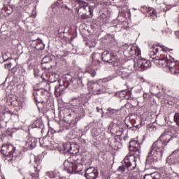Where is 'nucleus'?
Here are the masks:
<instances>
[{"mask_svg":"<svg viewBox=\"0 0 179 179\" xmlns=\"http://www.w3.org/2000/svg\"><path fill=\"white\" fill-rule=\"evenodd\" d=\"M171 139H173V137L168 131L164 132L158 140L153 143L151 146L146 158L145 164H152V160H154V162L162 160L163 153H164V150H166V146L170 143Z\"/></svg>","mask_w":179,"mask_h":179,"instance_id":"obj_1","label":"nucleus"},{"mask_svg":"<svg viewBox=\"0 0 179 179\" xmlns=\"http://www.w3.org/2000/svg\"><path fill=\"white\" fill-rule=\"evenodd\" d=\"M151 62L155 64L159 68L167 66L173 75H179V61H175L170 55L163 57H152Z\"/></svg>","mask_w":179,"mask_h":179,"instance_id":"obj_2","label":"nucleus"},{"mask_svg":"<svg viewBox=\"0 0 179 179\" xmlns=\"http://www.w3.org/2000/svg\"><path fill=\"white\" fill-rule=\"evenodd\" d=\"M54 83L57 85H55V94L60 93L62 94V92H65L66 89L73 90V89L78 88V81L76 79H69L68 80H57L54 81Z\"/></svg>","mask_w":179,"mask_h":179,"instance_id":"obj_3","label":"nucleus"},{"mask_svg":"<svg viewBox=\"0 0 179 179\" xmlns=\"http://www.w3.org/2000/svg\"><path fill=\"white\" fill-rule=\"evenodd\" d=\"M125 167L129 170H135L136 168V159L134 155H127L123 159L122 164L117 169L119 173H125Z\"/></svg>","mask_w":179,"mask_h":179,"instance_id":"obj_4","label":"nucleus"},{"mask_svg":"<svg viewBox=\"0 0 179 179\" xmlns=\"http://www.w3.org/2000/svg\"><path fill=\"white\" fill-rule=\"evenodd\" d=\"M1 153L4 156H10L13 160L20 157V151L16 149V147L10 145H4L1 147Z\"/></svg>","mask_w":179,"mask_h":179,"instance_id":"obj_5","label":"nucleus"},{"mask_svg":"<svg viewBox=\"0 0 179 179\" xmlns=\"http://www.w3.org/2000/svg\"><path fill=\"white\" fill-rule=\"evenodd\" d=\"M41 169V166H40V160L35 158L34 164L31 167L30 171L26 173L27 178L30 179H38L40 177V170Z\"/></svg>","mask_w":179,"mask_h":179,"instance_id":"obj_6","label":"nucleus"},{"mask_svg":"<svg viewBox=\"0 0 179 179\" xmlns=\"http://www.w3.org/2000/svg\"><path fill=\"white\" fill-rule=\"evenodd\" d=\"M88 90L92 92L94 94H101L106 92V88L101 83L90 81L88 83Z\"/></svg>","mask_w":179,"mask_h":179,"instance_id":"obj_7","label":"nucleus"},{"mask_svg":"<svg viewBox=\"0 0 179 179\" xmlns=\"http://www.w3.org/2000/svg\"><path fill=\"white\" fill-rule=\"evenodd\" d=\"M64 170L69 174H80L83 170V165L80 163L76 164H69V166L64 167Z\"/></svg>","mask_w":179,"mask_h":179,"instance_id":"obj_8","label":"nucleus"},{"mask_svg":"<svg viewBox=\"0 0 179 179\" xmlns=\"http://www.w3.org/2000/svg\"><path fill=\"white\" fill-rule=\"evenodd\" d=\"M35 103L36 106L38 104H44L45 103V91L40 90H34L33 92Z\"/></svg>","mask_w":179,"mask_h":179,"instance_id":"obj_9","label":"nucleus"},{"mask_svg":"<svg viewBox=\"0 0 179 179\" xmlns=\"http://www.w3.org/2000/svg\"><path fill=\"white\" fill-rule=\"evenodd\" d=\"M124 54L127 57H139L141 55V50L135 46L129 47L128 45H124Z\"/></svg>","mask_w":179,"mask_h":179,"instance_id":"obj_10","label":"nucleus"},{"mask_svg":"<svg viewBox=\"0 0 179 179\" xmlns=\"http://www.w3.org/2000/svg\"><path fill=\"white\" fill-rule=\"evenodd\" d=\"M101 58L102 61H103V62L113 64L117 61L118 56H117V55H115V53L110 52L106 50L102 53V55H101Z\"/></svg>","mask_w":179,"mask_h":179,"instance_id":"obj_11","label":"nucleus"},{"mask_svg":"<svg viewBox=\"0 0 179 179\" xmlns=\"http://www.w3.org/2000/svg\"><path fill=\"white\" fill-rule=\"evenodd\" d=\"M85 177L87 179H96L99 177V171L96 168L90 166L85 171Z\"/></svg>","mask_w":179,"mask_h":179,"instance_id":"obj_12","label":"nucleus"},{"mask_svg":"<svg viewBox=\"0 0 179 179\" xmlns=\"http://www.w3.org/2000/svg\"><path fill=\"white\" fill-rule=\"evenodd\" d=\"M166 162L169 164L174 165L179 163V150H176L172 154L168 157Z\"/></svg>","mask_w":179,"mask_h":179,"instance_id":"obj_13","label":"nucleus"},{"mask_svg":"<svg viewBox=\"0 0 179 179\" xmlns=\"http://www.w3.org/2000/svg\"><path fill=\"white\" fill-rule=\"evenodd\" d=\"M55 80L54 81H50V83H48V82L47 81H42L41 83H39V87L40 90H44L43 92H48V90H50V89H51V87H55V86H58V85H57V83H54Z\"/></svg>","mask_w":179,"mask_h":179,"instance_id":"obj_14","label":"nucleus"},{"mask_svg":"<svg viewBox=\"0 0 179 179\" xmlns=\"http://www.w3.org/2000/svg\"><path fill=\"white\" fill-rule=\"evenodd\" d=\"M137 66L138 68H141V71H145L148 68H150L152 66L150 61L146 59H139L137 61Z\"/></svg>","mask_w":179,"mask_h":179,"instance_id":"obj_15","label":"nucleus"},{"mask_svg":"<svg viewBox=\"0 0 179 179\" xmlns=\"http://www.w3.org/2000/svg\"><path fill=\"white\" fill-rule=\"evenodd\" d=\"M77 3L78 5V7L81 9H83V10H86V9H88L90 15H91V16H93V6H88V3L86 1L82 0H77Z\"/></svg>","mask_w":179,"mask_h":179,"instance_id":"obj_16","label":"nucleus"},{"mask_svg":"<svg viewBox=\"0 0 179 179\" xmlns=\"http://www.w3.org/2000/svg\"><path fill=\"white\" fill-rule=\"evenodd\" d=\"M45 177H48L49 178L61 179V173L58 169L48 171L45 173Z\"/></svg>","mask_w":179,"mask_h":179,"instance_id":"obj_17","label":"nucleus"},{"mask_svg":"<svg viewBox=\"0 0 179 179\" xmlns=\"http://www.w3.org/2000/svg\"><path fill=\"white\" fill-rule=\"evenodd\" d=\"M101 58V55L100 53H94L92 55V64L90 65L91 68H94V66H99L100 65V59Z\"/></svg>","mask_w":179,"mask_h":179,"instance_id":"obj_18","label":"nucleus"},{"mask_svg":"<svg viewBox=\"0 0 179 179\" xmlns=\"http://www.w3.org/2000/svg\"><path fill=\"white\" fill-rule=\"evenodd\" d=\"M27 149H34L37 146V139L34 137H29L25 142Z\"/></svg>","mask_w":179,"mask_h":179,"instance_id":"obj_19","label":"nucleus"},{"mask_svg":"<svg viewBox=\"0 0 179 179\" xmlns=\"http://www.w3.org/2000/svg\"><path fill=\"white\" fill-rule=\"evenodd\" d=\"M75 117L77 119V121L82 120L85 117V109L82 107H79L78 109L74 110Z\"/></svg>","mask_w":179,"mask_h":179,"instance_id":"obj_20","label":"nucleus"},{"mask_svg":"<svg viewBox=\"0 0 179 179\" xmlns=\"http://www.w3.org/2000/svg\"><path fill=\"white\" fill-rule=\"evenodd\" d=\"M51 9L52 12H57V8H61V9H66V10H71V8L65 4H59V2L56 1L55 3L52 4Z\"/></svg>","mask_w":179,"mask_h":179,"instance_id":"obj_21","label":"nucleus"},{"mask_svg":"<svg viewBox=\"0 0 179 179\" xmlns=\"http://www.w3.org/2000/svg\"><path fill=\"white\" fill-rule=\"evenodd\" d=\"M79 150H80V146L77 143H71V155H76V153H79Z\"/></svg>","mask_w":179,"mask_h":179,"instance_id":"obj_22","label":"nucleus"},{"mask_svg":"<svg viewBox=\"0 0 179 179\" xmlns=\"http://www.w3.org/2000/svg\"><path fill=\"white\" fill-rule=\"evenodd\" d=\"M33 48H35L37 51H41V50H44V43L43 42H38L35 41L31 44Z\"/></svg>","mask_w":179,"mask_h":179,"instance_id":"obj_23","label":"nucleus"},{"mask_svg":"<svg viewBox=\"0 0 179 179\" xmlns=\"http://www.w3.org/2000/svg\"><path fill=\"white\" fill-rule=\"evenodd\" d=\"M77 84L78 86H80L81 87H83L85 85H87L89 87V81L86 77L78 78L77 79Z\"/></svg>","mask_w":179,"mask_h":179,"instance_id":"obj_24","label":"nucleus"},{"mask_svg":"<svg viewBox=\"0 0 179 179\" xmlns=\"http://www.w3.org/2000/svg\"><path fill=\"white\" fill-rule=\"evenodd\" d=\"M129 150L131 152H134V154H132L131 155H134L135 159H136V156L138 157H141V147H134V148H131V149H129Z\"/></svg>","mask_w":179,"mask_h":179,"instance_id":"obj_25","label":"nucleus"},{"mask_svg":"<svg viewBox=\"0 0 179 179\" xmlns=\"http://www.w3.org/2000/svg\"><path fill=\"white\" fill-rule=\"evenodd\" d=\"M13 12V8L10 6L3 7L1 9V13H6L5 16H9Z\"/></svg>","mask_w":179,"mask_h":179,"instance_id":"obj_26","label":"nucleus"},{"mask_svg":"<svg viewBox=\"0 0 179 179\" xmlns=\"http://www.w3.org/2000/svg\"><path fill=\"white\" fill-rule=\"evenodd\" d=\"M39 143L41 148H48V140H47L46 138H40Z\"/></svg>","mask_w":179,"mask_h":179,"instance_id":"obj_27","label":"nucleus"},{"mask_svg":"<svg viewBox=\"0 0 179 179\" xmlns=\"http://www.w3.org/2000/svg\"><path fill=\"white\" fill-rule=\"evenodd\" d=\"M133 148H141V144L138 141L133 140L129 142V149Z\"/></svg>","mask_w":179,"mask_h":179,"instance_id":"obj_28","label":"nucleus"},{"mask_svg":"<svg viewBox=\"0 0 179 179\" xmlns=\"http://www.w3.org/2000/svg\"><path fill=\"white\" fill-rule=\"evenodd\" d=\"M64 153H71V143H66L63 145Z\"/></svg>","mask_w":179,"mask_h":179,"instance_id":"obj_29","label":"nucleus"},{"mask_svg":"<svg viewBox=\"0 0 179 179\" xmlns=\"http://www.w3.org/2000/svg\"><path fill=\"white\" fill-rule=\"evenodd\" d=\"M31 128H37L38 129H41V128H43V123L40 122L39 120H36L32 124Z\"/></svg>","mask_w":179,"mask_h":179,"instance_id":"obj_30","label":"nucleus"},{"mask_svg":"<svg viewBox=\"0 0 179 179\" xmlns=\"http://www.w3.org/2000/svg\"><path fill=\"white\" fill-rule=\"evenodd\" d=\"M151 174L152 176V179H160L162 178V175L159 172H154Z\"/></svg>","mask_w":179,"mask_h":179,"instance_id":"obj_31","label":"nucleus"},{"mask_svg":"<svg viewBox=\"0 0 179 179\" xmlns=\"http://www.w3.org/2000/svg\"><path fill=\"white\" fill-rule=\"evenodd\" d=\"M34 75L35 78H41V73H40V70L38 69H34Z\"/></svg>","mask_w":179,"mask_h":179,"instance_id":"obj_32","label":"nucleus"},{"mask_svg":"<svg viewBox=\"0 0 179 179\" xmlns=\"http://www.w3.org/2000/svg\"><path fill=\"white\" fill-rule=\"evenodd\" d=\"M174 122H176V125L179 127V113H176L174 115Z\"/></svg>","mask_w":179,"mask_h":179,"instance_id":"obj_33","label":"nucleus"},{"mask_svg":"<svg viewBox=\"0 0 179 179\" xmlns=\"http://www.w3.org/2000/svg\"><path fill=\"white\" fill-rule=\"evenodd\" d=\"M149 47L150 48V55H153V51H156V48H157V46H155V45H149Z\"/></svg>","mask_w":179,"mask_h":179,"instance_id":"obj_34","label":"nucleus"},{"mask_svg":"<svg viewBox=\"0 0 179 179\" xmlns=\"http://www.w3.org/2000/svg\"><path fill=\"white\" fill-rule=\"evenodd\" d=\"M108 111L109 112V114H110V115H115L117 113H118V110L115 109H111L110 108L108 109Z\"/></svg>","mask_w":179,"mask_h":179,"instance_id":"obj_35","label":"nucleus"},{"mask_svg":"<svg viewBox=\"0 0 179 179\" xmlns=\"http://www.w3.org/2000/svg\"><path fill=\"white\" fill-rule=\"evenodd\" d=\"M169 179H179L178 174L177 173H172L171 175H170Z\"/></svg>","mask_w":179,"mask_h":179,"instance_id":"obj_36","label":"nucleus"},{"mask_svg":"<svg viewBox=\"0 0 179 179\" xmlns=\"http://www.w3.org/2000/svg\"><path fill=\"white\" fill-rule=\"evenodd\" d=\"M116 127H117V124L114 121H112L109 125V128L110 131H113V129H114V128H116Z\"/></svg>","mask_w":179,"mask_h":179,"instance_id":"obj_37","label":"nucleus"},{"mask_svg":"<svg viewBox=\"0 0 179 179\" xmlns=\"http://www.w3.org/2000/svg\"><path fill=\"white\" fill-rule=\"evenodd\" d=\"M149 97H150V95L149 94L146 92L143 94L144 101H148L149 100Z\"/></svg>","mask_w":179,"mask_h":179,"instance_id":"obj_38","label":"nucleus"},{"mask_svg":"<svg viewBox=\"0 0 179 179\" xmlns=\"http://www.w3.org/2000/svg\"><path fill=\"white\" fill-rule=\"evenodd\" d=\"M119 73V76H124V77H125V76H129V73H127V74H125V73H127V71H120V73Z\"/></svg>","mask_w":179,"mask_h":179,"instance_id":"obj_39","label":"nucleus"},{"mask_svg":"<svg viewBox=\"0 0 179 179\" xmlns=\"http://www.w3.org/2000/svg\"><path fill=\"white\" fill-rule=\"evenodd\" d=\"M144 179H153V176L151 174H145L144 176Z\"/></svg>","mask_w":179,"mask_h":179,"instance_id":"obj_40","label":"nucleus"},{"mask_svg":"<svg viewBox=\"0 0 179 179\" xmlns=\"http://www.w3.org/2000/svg\"><path fill=\"white\" fill-rule=\"evenodd\" d=\"M90 74L92 76V78H94V76H96V70H92L90 71Z\"/></svg>","mask_w":179,"mask_h":179,"instance_id":"obj_41","label":"nucleus"},{"mask_svg":"<svg viewBox=\"0 0 179 179\" xmlns=\"http://www.w3.org/2000/svg\"><path fill=\"white\" fill-rule=\"evenodd\" d=\"M148 13H150V15H156V10L155 9H150L149 11H148Z\"/></svg>","mask_w":179,"mask_h":179,"instance_id":"obj_42","label":"nucleus"},{"mask_svg":"<svg viewBox=\"0 0 179 179\" xmlns=\"http://www.w3.org/2000/svg\"><path fill=\"white\" fill-rule=\"evenodd\" d=\"M81 10L82 9L79 6L76 8V11L77 12L78 15H81V13H80Z\"/></svg>","mask_w":179,"mask_h":179,"instance_id":"obj_43","label":"nucleus"},{"mask_svg":"<svg viewBox=\"0 0 179 179\" xmlns=\"http://www.w3.org/2000/svg\"><path fill=\"white\" fill-rule=\"evenodd\" d=\"M12 66V64L11 63H8L5 64V68L6 69H10V68Z\"/></svg>","mask_w":179,"mask_h":179,"instance_id":"obj_44","label":"nucleus"},{"mask_svg":"<svg viewBox=\"0 0 179 179\" xmlns=\"http://www.w3.org/2000/svg\"><path fill=\"white\" fill-rule=\"evenodd\" d=\"M157 52H159V48H156L155 50H153L152 55H156V54H157Z\"/></svg>","mask_w":179,"mask_h":179,"instance_id":"obj_45","label":"nucleus"},{"mask_svg":"<svg viewBox=\"0 0 179 179\" xmlns=\"http://www.w3.org/2000/svg\"><path fill=\"white\" fill-rule=\"evenodd\" d=\"M46 64H47V63H43V64H42V68H43V69H48V67L45 66Z\"/></svg>","mask_w":179,"mask_h":179,"instance_id":"obj_46","label":"nucleus"},{"mask_svg":"<svg viewBox=\"0 0 179 179\" xmlns=\"http://www.w3.org/2000/svg\"><path fill=\"white\" fill-rule=\"evenodd\" d=\"M162 51H173V50H171V49L170 50V49L166 48H163Z\"/></svg>","mask_w":179,"mask_h":179,"instance_id":"obj_47","label":"nucleus"},{"mask_svg":"<svg viewBox=\"0 0 179 179\" xmlns=\"http://www.w3.org/2000/svg\"><path fill=\"white\" fill-rule=\"evenodd\" d=\"M17 101V105H15V106H17V107L20 108L22 107V103L19 102V101Z\"/></svg>","mask_w":179,"mask_h":179,"instance_id":"obj_48","label":"nucleus"},{"mask_svg":"<svg viewBox=\"0 0 179 179\" xmlns=\"http://www.w3.org/2000/svg\"><path fill=\"white\" fill-rule=\"evenodd\" d=\"M136 65V63L134 62V64H133V66H134V69L132 70L133 71H136V69H137L135 67Z\"/></svg>","mask_w":179,"mask_h":179,"instance_id":"obj_49","label":"nucleus"},{"mask_svg":"<svg viewBox=\"0 0 179 179\" xmlns=\"http://www.w3.org/2000/svg\"><path fill=\"white\" fill-rule=\"evenodd\" d=\"M176 36L179 38V31L176 32Z\"/></svg>","mask_w":179,"mask_h":179,"instance_id":"obj_50","label":"nucleus"},{"mask_svg":"<svg viewBox=\"0 0 179 179\" xmlns=\"http://www.w3.org/2000/svg\"><path fill=\"white\" fill-rule=\"evenodd\" d=\"M8 114H12V111L9 110L8 111Z\"/></svg>","mask_w":179,"mask_h":179,"instance_id":"obj_51","label":"nucleus"},{"mask_svg":"<svg viewBox=\"0 0 179 179\" xmlns=\"http://www.w3.org/2000/svg\"><path fill=\"white\" fill-rule=\"evenodd\" d=\"M96 110H97L98 113H100V110H99V108L98 107H96Z\"/></svg>","mask_w":179,"mask_h":179,"instance_id":"obj_52","label":"nucleus"},{"mask_svg":"<svg viewBox=\"0 0 179 179\" xmlns=\"http://www.w3.org/2000/svg\"><path fill=\"white\" fill-rule=\"evenodd\" d=\"M58 33H61V32L59 31V29H58Z\"/></svg>","mask_w":179,"mask_h":179,"instance_id":"obj_53","label":"nucleus"},{"mask_svg":"<svg viewBox=\"0 0 179 179\" xmlns=\"http://www.w3.org/2000/svg\"><path fill=\"white\" fill-rule=\"evenodd\" d=\"M152 31H155V29H152Z\"/></svg>","mask_w":179,"mask_h":179,"instance_id":"obj_54","label":"nucleus"},{"mask_svg":"<svg viewBox=\"0 0 179 179\" xmlns=\"http://www.w3.org/2000/svg\"><path fill=\"white\" fill-rule=\"evenodd\" d=\"M117 72H120V70H117Z\"/></svg>","mask_w":179,"mask_h":179,"instance_id":"obj_55","label":"nucleus"},{"mask_svg":"<svg viewBox=\"0 0 179 179\" xmlns=\"http://www.w3.org/2000/svg\"><path fill=\"white\" fill-rule=\"evenodd\" d=\"M85 128H87V127H85Z\"/></svg>","mask_w":179,"mask_h":179,"instance_id":"obj_56","label":"nucleus"},{"mask_svg":"<svg viewBox=\"0 0 179 179\" xmlns=\"http://www.w3.org/2000/svg\"><path fill=\"white\" fill-rule=\"evenodd\" d=\"M162 33H163V31H162Z\"/></svg>","mask_w":179,"mask_h":179,"instance_id":"obj_57","label":"nucleus"},{"mask_svg":"<svg viewBox=\"0 0 179 179\" xmlns=\"http://www.w3.org/2000/svg\"><path fill=\"white\" fill-rule=\"evenodd\" d=\"M123 1H127V0H123Z\"/></svg>","mask_w":179,"mask_h":179,"instance_id":"obj_58","label":"nucleus"},{"mask_svg":"<svg viewBox=\"0 0 179 179\" xmlns=\"http://www.w3.org/2000/svg\"><path fill=\"white\" fill-rule=\"evenodd\" d=\"M59 1H62V0H59Z\"/></svg>","mask_w":179,"mask_h":179,"instance_id":"obj_59","label":"nucleus"}]
</instances>
